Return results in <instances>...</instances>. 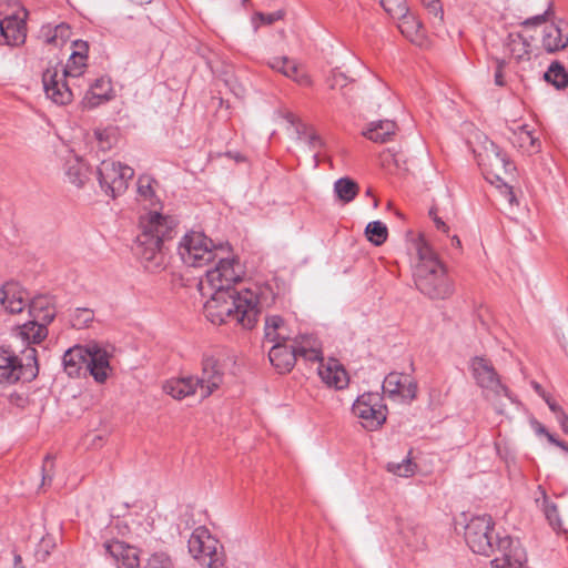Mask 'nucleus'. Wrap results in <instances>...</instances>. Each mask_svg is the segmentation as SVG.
<instances>
[{
    "mask_svg": "<svg viewBox=\"0 0 568 568\" xmlns=\"http://www.w3.org/2000/svg\"><path fill=\"white\" fill-rule=\"evenodd\" d=\"M201 295L207 297L203 308L211 323L221 325L233 322L245 329L255 326L260 307L267 306L274 301V294L268 286L258 288V292L246 288L241 292L212 291Z\"/></svg>",
    "mask_w": 568,
    "mask_h": 568,
    "instance_id": "f257e3e1",
    "label": "nucleus"
},
{
    "mask_svg": "<svg viewBox=\"0 0 568 568\" xmlns=\"http://www.w3.org/2000/svg\"><path fill=\"white\" fill-rule=\"evenodd\" d=\"M494 521L489 515L471 517L465 526V540L473 552L490 556L497 551L491 568H525L526 552L518 540L497 537L494 542Z\"/></svg>",
    "mask_w": 568,
    "mask_h": 568,
    "instance_id": "f03ea898",
    "label": "nucleus"
},
{
    "mask_svg": "<svg viewBox=\"0 0 568 568\" xmlns=\"http://www.w3.org/2000/svg\"><path fill=\"white\" fill-rule=\"evenodd\" d=\"M175 226L176 220L173 216L163 215L156 210L141 215L135 254L148 271L156 272L165 266L162 246L172 236Z\"/></svg>",
    "mask_w": 568,
    "mask_h": 568,
    "instance_id": "7ed1b4c3",
    "label": "nucleus"
},
{
    "mask_svg": "<svg viewBox=\"0 0 568 568\" xmlns=\"http://www.w3.org/2000/svg\"><path fill=\"white\" fill-rule=\"evenodd\" d=\"M414 247L418 256L413 271L417 290L433 300L448 298L454 292V286L436 252L423 235L416 239Z\"/></svg>",
    "mask_w": 568,
    "mask_h": 568,
    "instance_id": "20e7f679",
    "label": "nucleus"
},
{
    "mask_svg": "<svg viewBox=\"0 0 568 568\" xmlns=\"http://www.w3.org/2000/svg\"><path fill=\"white\" fill-rule=\"evenodd\" d=\"M227 361L231 362V358L225 354H206L202 359L201 376L170 379L163 385V390L175 399L190 395H197L204 399L223 384Z\"/></svg>",
    "mask_w": 568,
    "mask_h": 568,
    "instance_id": "39448f33",
    "label": "nucleus"
},
{
    "mask_svg": "<svg viewBox=\"0 0 568 568\" xmlns=\"http://www.w3.org/2000/svg\"><path fill=\"white\" fill-rule=\"evenodd\" d=\"M73 47L75 50L61 70L57 67L49 68L42 75L45 95L54 103L61 105L70 103L73 98V92L67 82V78H79L87 68L88 43L77 40L73 42Z\"/></svg>",
    "mask_w": 568,
    "mask_h": 568,
    "instance_id": "423d86ee",
    "label": "nucleus"
},
{
    "mask_svg": "<svg viewBox=\"0 0 568 568\" xmlns=\"http://www.w3.org/2000/svg\"><path fill=\"white\" fill-rule=\"evenodd\" d=\"M473 377L481 388L486 399L493 403L499 414L504 413L505 400L514 403L509 389L500 382L499 375L489 359L476 356L470 362Z\"/></svg>",
    "mask_w": 568,
    "mask_h": 568,
    "instance_id": "0eeeda50",
    "label": "nucleus"
},
{
    "mask_svg": "<svg viewBox=\"0 0 568 568\" xmlns=\"http://www.w3.org/2000/svg\"><path fill=\"white\" fill-rule=\"evenodd\" d=\"M178 253L182 262L190 267H203L214 262L221 254L227 253V246L215 245L202 232H189L180 241Z\"/></svg>",
    "mask_w": 568,
    "mask_h": 568,
    "instance_id": "6e6552de",
    "label": "nucleus"
},
{
    "mask_svg": "<svg viewBox=\"0 0 568 568\" xmlns=\"http://www.w3.org/2000/svg\"><path fill=\"white\" fill-rule=\"evenodd\" d=\"M19 358L13 351L0 346V384H13L19 381L30 382L39 373L37 351L28 347Z\"/></svg>",
    "mask_w": 568,
    "mask_h": 568,
    "instance_id": "1a4fd4ad",
    "label": "nucleus"
},
{
    "mask_svg": "<svg viewBox=\"0 0 568 568\" xmlns=\"http://www.w3.org/2000/svg\"><path fill=\"white\" fill-rule=\"evenodd\" d=\"M217 263L213 268L205 272L204 277L199 282L201 293H212V291H235L234 284L240 282L243 275V268L237 258L231 256L229 252L216 257Z\"/></svg>",
    "mask_w": 568,
    "mask_h": 568,
    "instance_id": "9d476101",
    "label": "nucleus"
},
{
    "mask_svg": "<svg viewBox=\"0 0 568 568\" xmlns=\"http://www.w3.org/2000/svg\"><path fill=\"white\" fill-rule=\"evenodd\" d=\"M189 554L201 566L221 568L224 565L223 547L204 526L196 527L187 540Z\"/></svg>",
    "mask_w": 568,
    "mask_h": 568,
    "instance_id": "9b49d317",
    "label": "nucleus"
},
{
    "mask_svg": "<svg viewBox=\"0 0 568 568\" xmlns=\"http://www.w3.org/2000/svg\"><path fill=\"white\" fill-rule=\"evenodd\" d=\"M353 414L367 430L378 429L387 418V407L378 393H364L357 397L352 407Z\"/></svg>",
    "mask_w": 568,
    "mask_h": 568,
    "instance_id": "f8f14e48",
    "label": "nucleus"
},
{
    "mask_svg": "<svg viewBox=\"0 0 568 568\" xmlns=\"http://www.w3.org/2000/svg\"><path fill=\"white\" fill-rule=\"evenodd\" d=\"M134 175L132 168L120 162L104 160L98 168V179L101 189L111 196L123 193L128 187V182Z\"/></svg>",
    "mask_w": 568,
    "mask_h": 568,
    "instance_id": "ddd939ff",
    "label": "nucleus"
},
{
    "mask_svg": "<svg viewBox=\"0 0 568 568\" xmlns=\"http://www.w3.org/2000/svg\"><path fill=\"white\" fill-rule=\"evenodd\" d=\"M28 11L23 8L0 19V45L19 47L27 39Z\"/></svg>",
    "mask_w": 568,
    "mask_h": 568,
    "instance_id": "4468645a",
    "label": "nucleus"
},
{
    "mask_svg": "<svg viewBox=\"0 0 568 568\" xmlns=\"http://www.w3.org/2000/svg\"><path fill=\"white\" fill-rule=\"evenodd\" d=\"M85 349L88 352L85 372H89L97 383H104L112 373L110 364L112 352L108 346L98 343H89Z\"/></svg>",
    "mask_w": 568,
    "mask_h": 568,
    "instance_id": "2eb2a0df",
    "label": "nucleus"
},
{
    "mask_svg": "<svg viewBox=\"0 0 568 568\" xmlns=\"http://www.w3.org/2000/svg\"><path fill=\"white\" fill-rule=\"evenodd\" d=\"M383 392L389 398L412 402L417 394V383L409 375L393 372L385 377Z\"/></svg>",
    "mask_w": 568,
    "mask_h": 568,
    "instance_id": "dca6fc26",
    "label": "nucleus"
},
{
    "mask_svg": "<svg viewBox=\"0 0 568 568\" xmlns=\"http://www.w3.org/2000/svg\"><path fill=\"white\" fill-rule=\"evenodd\" d=\"M105 552L118 568H138L140 566L139 550L120 540L104 544Z\"/></svg>",
    "mask_w": 568,
    "mask_h": 568,
    "instance_id": "f3484780",
    "label": "nucleus"
},
{
    "mask_svg": "<svg viewBox=\"0 0 568 568\" xmlns=\"http://www.w3.org/2000/svg\"><path fill=\"white\" fill-rule=\"evenodd\" d=\"M28 301V293L17 282H7L0 288V303L8 313H21L26 308Z\"/></svg>",
    "mask_w": 568,
    "mask_h": 568,
    "instance_id": "a211bd4d",
    "label": "nucleus"
},
{
    "mask_svg": "<svg viewBox=\"0 0 568 568\" xmlns=\"http://www.w3.org/2000/svg\"><path fill=\"white\" fill-rule=\"evenodd\" d=\"M542 45L547 52H555L568 45V21L560 20L545 27Z\"/></svg>",
    "mask_w": 568,
    "mask_h": 568,
    "instance_id": "6ab92c4d",
    "label": "nucleus"
},
{
    "mask_svg": "<svg viewBox=\"0 0 568 568\" xmlns=\"http://www.w3.org/2000/svg\"><path fill=\"white\" fill-rule=\"evenodd\" d=\"M64 174L69 183L82 187L89 180L90 171L82 158L69 151L64 160Z\"/></svg>",
    "mask_w": 568,
    "mask_h": 568,
    "instance_id": "aec40b11",
    "label": "nucleus"
},
{
    "mask_svg": "<svg viewBox=\"0 0 568 568\" xmlns=\"http://www.w3.org/2000/svg\"><path fill=\"white\" fill-rule=\"evenodd\" d=\"M317 372L321 379L329 387L342 389L348 384L347 373L336 359H329L327 363H323L322 359Z\"/></svg>",
    "mask_w": 568,
    "mask_h": 568,
    "instance_id": "412c9836",
    "label": "nucleus"
},
{
    "mask_svg": "<svg viewBox=\"0 0 568 568\" xmlns=\"http://www.w3.org/2000/svg\"><path fill=\"white\" fill-rule=\"evenodd\" d=\"M267 65L284 77L292 79L300 85H310L311 79L310 77L302 72L295 61L291 60L287 57H274L267 61Z\"/></svg>",
    "mask_w": 568,
    "mask_h": 568,
    "instance_id": "4be33fe9",
    "label": "nucleus"
},
{
    "mask_svg": "<svg viewBox=\"0 0 568 568\" xmlns=\"http://www.w3.org/2000/svg\"><path fill=\"white\" fill-rule=\"evenodd\" d=\"M268 358L272 365L280 373L290 372L297 359L296 353L291 344H273L268 352Z\"/></svg>",
    "mask_w": 568,
    "mask_h": 568,
    "instance_id": "5701e85b",
    "label": "nucleus"
},
{
    "mask_svg": "<svg viewBox=\"0 0 568 568\" xmlns=\"http://www.w3.org/2000/svg\"><path fill=\"white\" fill-rule=\"evenodd\" d=\"M296 357H302L310 362H321L323 359L321 343L313 335H301L292 342Z\"/></svg>",
    "mask_w": 568,
    "mask_h": 568,
    "instance_id": "b1692460",
    "label": "nucleus"
},
{
    "mask_svg": "<svg viewBox=\"0 0 568 568\" xmlns=\"http://www.w3.org/2000/svg\"><path fill=\"white\" fill-rule=\"evenodd\" d=\"M29 314L32 320L49 324L55 316L53 298L50 295H37L28 301Z\"/></svg>",
    "mask_w": 568,
    "mask_h": 568,
    "instance_id": "393cba45",
    "label": "nucleus"
},
{
    "mask_svg": "<svg viewBox=\"0 0 568 568\" xmlns=\"http://www.w3.org/2000/svg\"><path fill=\"white\" fill-rule=\"evenodd\" d=\"M397 131V124L390 120L373 121L363 135L375 143H386L392 140Z\"/></svg>",
    "mask_w": 568,
    "mask_h": 568,
    "instance_id": "a878e982",
    "label": "nucleus"
},
{
    "mask_svg": "<svg viewBox=\"0 0 568 568\" xmlns=\"http://www.w3.org/2000/svg\"><path fill=\"white\" fill-rule=\"evenodd\" d=\"M87 353L85 346H74L64 353L62 364L70 377H78L82 371L85 372Z\"/></svg>",
    "mask_w": 568,
    "mask_h": 568,
    "instance_id": "bb28decb",
    "label": "nucleus"
},
{
    "mask_svg": "<svg viewBox=\"0 0 568 568\" xmlns=\"http://www.w3.org/2000/svg\"><path fill=\"white\" fill-rule=\"evenodd\" d=\"M504 47L509 55L518 62L530 59V43L520 33H508Z\"/></svg>",
    "mask_w": 568,
    "mask_h": 568,
    "instance_id": "cd10ccee",
    "label": "nucleus"
},
{
    "mask_svg": "<svg viewBox=\"0 0 568 568\" xmlns=\"http://www.w3.org/2000/svg\"><path fill=\"white\" fill-rule=\"evenodd\" d=\"M397 21V27L405 38L413 43L422 44L424 38L423 28L420 21L415 17V14L408 12L398 18Z\"/></svg>",
    "mask_w": 568,
    "mask_h": 568,
    "instance_id": "c85d7f7f",
    "label": "nucleus"
},
{
    "mask_svg": "<svg viewBox=\"0 0 568 568\" xmlns=\"http://www.w3.org/2000/svg\"><path fill=\"white\" fill-rule=\"evenodd\" d=\"M45 323H41L31 320L23 325L19 326L18 335L28 344H38L42 342L48 335V328Z\"/></svg>",
    "mask_w": 568,
    "mask_h": 568,
    "instance_id": "c756f323",
    "label": "nucleus"
},
{
    "mask_svg": "<svg viewBox=\"0 0 568 568\" xmlns=\"http://www.w3.org/2000/svg\"><path fill=\"white\" fill-rule=\"evenodd\" d=\"M538 493L540 496L536 497V504L542 508V511L549 525L555 530L562 529V524L559 517L557 505L548 499L546 490L541 486L538 487Z\"/></svg>",
    "mask_w": 568,
    "mask_h": 568,
    "instance_id": "7c9ffc66",
    "label": "nucleus"
},
{
    "mask_svg": "<svg viewBox=\"0 0 568 568\" xmlns=\"http://www.w3.org/2000/svg\"><path fill=\"white\" fill-rule=\"evenodd\" d=\"M514 138L513 142L517 143L518 146L525 151L535 152L539 148L537 139L526 124L518 125L517 129L514 130Z\"/></svg>",
    "mask_w": 568,
    "mask_h": 568,
    "instance_id": "2f4dec72",
    "label": "nucleus"
},
{
    "mask_svg": "<svg viewBox=\"0 0 568 568\" xmlns=\"http://www.w3.org/2000/svg\"><path fill=\"white\" fill-rule=\"evenodd\" d=\"M334 192L339 201L348 203L357 195L358 185L349 178H341L334 183Z\"/></svg>",
    "mask_w": 568,
    "mask_h": 568,
    "instance_id": "473e14b6",
    "label": "nucleus"
},
{
    "mask_svg": "<svg viewBox=\"0 0 568 568\" xmlns=\"http://www.w3.org/2000/svg\"><path fill=\"white\" fill-rule=\"evenodd\" d=\"M44 41L49 44L60 45L70 37V27L65 23L57 24L54 28L47 26L41 29Z\"/></svg>",
    "mask_w": 568,
    "mask_h": 568,
    "instance_id": "72a5a7b5",
    "label": "nucleus"
},
{
    "mask_svg": "<svg viewBox=\"0 0 568 568\" xmlns=\"http://www.w3.org/2000/svg\"><path fill=\"white\" fill-rule=\"evenodd\" d=\"M154 180L149 175H142L138 180V196L141 202L149 203L155 207L158 201L153 190Z\"/></svg>",
    "mask_w": 568,
    "mask_h": 568,
    "instance_id": "f704fd0d",
    "label": "nucleus"
},
{
    "mask_svg": "<svg viewBox=\"0 0 568 568\" xmlns=\"http://www.w3.org/2000/svg\"><path fill=\"white\" fill-rule=\"evenodd\" d=\"M367 240L375 246H379L386 242L388 230L387 226L381 221L369 222L365 229Z\"/></svg>",
    "mask_w": 568,
    "mask_h": 568,
    "instance_id": "c9c22d12",
    "label": "nucleus"
},
{
    "mask_svg": "<svg viewBox=\"0 0 568 568\" xmlns=\"http://www.w3.org/2000/svg\"><path fill=\"white\" fill-rule=\"evenodd\" d=\"M547 82L554 84L557 89H564L568 85V75L559 63H552L545 73Z\"/></svg>",
    "mask_w": 568,
    "mask_h": 568,
    "instance_id": "e433bc0d",
    "label": "nucleus"
},
{
    "mask_svg": "<svg viewBox=\"0 0 568 568\" xmlns=\"http://www.w3.org/2000/svg\"><path fill=\"white\" fill-rule=\"evenodd\" d=\"M381 6L395 20L409 12L406 0H381Z\"/></svg>",
    "mask_w": 568,
    "mask_h": 568,
    "instance_id": "4c0bfd02",
    "label": "nucleus"
},
{
    "mask_svg": "<svg viewBox=\"0 0 568 568\" xmlns=\"http://www.w3.org/2000/svg\"><path fill=\"white\" fill-rule=\"evenodd\" d=\"M490 149H487L494 156L491 165L495 168H503L505 172H511L515 170V165L508 160L506 153L494 142L489 143Z\"/></svg>",
    "mask_w": 568,
    "mask_h": 568,
    "instance_id": "58836bf2",
    "label": "nucleus"
},
{
    "mask_svg": "<svg viewBox=\"0 0 568 568\" xmlns=\"http://www.w3.org/2000/svg\"><path fill=\"white\" fill-rule=\"evenodd\" d=\"M143 568H175V565L169 554L156 551L146 559Z\"/></svg>",
    "mask_w": 568,
    "mask_h": 568,
    "instance_id": "ea45409f",
    "label": "nucleus"
},
{
    "mask_svg": "<svg viewBox=\"0 0 568 568\" xmlns=\"http://www.w3.org/2000/svg\"><path fill=\"white\" fill-rule=\"evenodd\" d=\"M389 473H393L399 477H409L415 473V464L410 458H405L399 463L389 462L386 466Z\"/></svg>",
    "mask_w": 568,
    "mask_h": 568,
    "instance_id": "a19ab883",
    "label": "nucleus"
},
{
    "mask_svg": "<svg viewBox=\"0 0 568 568\" xmlns=\"http://www.w3.org/2000/svg\"><path fill=\"white\" fill-rule=\"evenodd\" d=\"M297 139L305 143L311 151H317L323 146L321 136L313 130L303 129L301 131L297 129Z\"/></svg>",
    "mask_w": 568,
    "mask_h": 568,
    "instance_id": "79ce46f5",
    "label": "nucleus"
},
{
    "mask_svg": "<svg viewBox=\"0 0 568 568\" xmlns=\"http://www.w3.org/2000/svg\"><path fill=\"white\" fill-rule=\"evenodd\" d=\"M94 318V314L89 308H77L71 316V324L75 328L87 327Z\"/></svg>",
    "mask_w": 568,
    "mask_h": 568,
    "instance_id": "37998d69",
    "label": "nucleus"
},
{
    "mask_svg": "<svg viewBox=\"0 0 568 568\" xmlns=\"http://www.w3.org/2000/svg\"><path fill=\"white\" fill-rule=\"evenodd\" d=\"M108 91H110V83L105 79H98L90 89L92 98L98 99L95 103L110 100L111 95Z\"/></svg>",
    "mask_w": 568,
    "mask_h": 568,
    "instance_id": "c03bdc74",
    "label": "nucleus"
},
{
    "mask_svg": "<svg viewBox=\"0 0 568 568\" xmlns=\"http://www.w3.org/2000/svg\"><path fill=\"white\" fill-rule=\"evenodd\" d=\"M546 403L549 409L554 413L555 418L559 423L561 430L565 434H568V416L562 409V407L549 398L546 399Z\"/></svg>",
    "mask_w": 568,
    "mask_h": 568,
    "instance_id": "a18cd8bd",
    "label": "nucleus"
},
{
    "mask_svg": "<svg viewBox=\"0 0 568 568\" xmlns=\"http://www.w3.org/2000/svg\"><path fill=\"white\" fill-rule=\"evenodd\" d=\"M328 82H329L331 89L343 90L344 88H346L348 85L351 80L348 79V77L346 74H344L339 70L335 69L332 71L331 77L328 78Z\"/></svg>",
    "mask_w": 568,
    "mask_h": 568,
    "instance_id": "49530a36",
    "label": "nucleus"
},
{
    "mask_svg": "<svg viewBox=\"0 0 568 568\" xmlns=\"http://www.w3.org/2000/svg\"><path fill=\"white\" fill-rule=\"evenodd\" d=\"M423 6L428 10L430 14L434 17H438L442 19L443 9L438 0H422Z\"/></svg>",
    "mask_w": 568,
    "mask_h": 568,
    "instance_id": "de8ad7c7",
    "label": "nucleus"
},
{
    "mask_svg": "<svg viewBox=\"0 0 568 568\" xmlns=\"http://www.w3.org/2000/svg\"><path fill=\"white\" fill-rule=\"evenodd\" d=\"M495 62H496L495 83L499 87H504L505 80H504L503 71H504V68L506 67V61L504 59L496 58Z\"/></svg>",
    "mask_w": 568,
    "mask_h": 568,
    "instance_id": "09e8293b",
    "label": "nucleus"
},
{
    "mask_svg": "<svg viewBox=\"0 0 568 568\" xmlns=\"http://www.w3.org/2000/svg\"><path fill=\"white\" fill-rule=\"evenodd\" d=\"M498 189L500 195H503L510 205L517 204L516 196L510 185L503 183L501 185H498Z\"/></svg>",
    "mask_w": 568,
    "mask_h": 568,
    "instance_id": "8fccbe9b",
    "label": "nucleus"
},
{
    "mask_svg": "<svg viewBox=\"0 0 568 568\" xmlns=\"http://www.w3.org/2000/svg\"><path fill=\"white\" fill-rule=\"evenodd\" d=\"M52 466H53V460L48 455L45 457L43 466H42V485H45L47 483H51V480H52V475H51Z\"/></svg>",
    "mask_w": 568,
    "mask_h": 568,
    "instance_id": "3c124183",
    "label": "nucleus"
},
{
    "mask_svg": "<svg viewBox=\"0 0 568 568\" xmlns=\"http://www.w3.org/2000/svg\"><path fill=\"white\" fill-rule=\"evenodd\" d=\"M265 325L268 327H273L274 329L277 331L286 329V324L284 320L278 315L267 316L265 318Z\"/></svg>",
    "mask_w": 568,
    "mask_h": 568,
    "instance_id": "603ef678",
    "label": "nucleus"
},
{
    "mask_svg": "<svg viewBox=\"0 0 568 568\" xmlns=\"http://www.w3.org/2000/svg\"><path fill=\"white\" fill-rule=\"evenodd\" d=\"M429 215L432 216V219L436 225V229L438 231H440L442 233L448 234L449 226L439 216H437L435 209H432L429 211Z\"/></svg>",
    "mask_w": 568,
    "mask_h": 568,
    "instance_id": "864d4df0",
    "label": "nucleus"
},
{
    "mask_svg": "<svg viewBox=\"0 0 568 568\" xmlns=\"http://www.w3.org/2000/svg\"><path fill=\"white\" fill-rule=\"evenodd\" d=\"M256 18H258L264 24H272L276 20L282 18L281 12H273V13H257Z\"/></svg>",
    "mask_w": 568,
    "mask_h": 568,
    "instance_id": "5fc2aeb1",
    "label": "nucleus"
},
{
    "mask_svg": "<svg viewBox=\"0 0 568 568\" xmlns=\"http://www.w3.org/2000/svg\"><path fill=\"white\" fill-rule=\"evenodd\" d=\"M264 331H265V338H266V341H268L271 343H274L275 341L278 339V337H281L278 335V331L274 329L273 327H268V326L265 325Z\"/></svg>",
    "mask_w": 568,
    "mask_h": 568,
    "instance_id": "6e6d98bb",
    "label": "nucleus"
},
{
    "mask_svg": "<svg viewBox=\"0 0 568 568\" xmlns=\"http://www.w3.org/2000/svg\"><path fill=\"white\" fill-rule=\"evenodd\" d=\"M546 20V13L544 14H537L532 18H529L523 22L524 26H538L544 23Z\"/></svg>",
    "mask_w": 568,
    "mask_h": 568,
    "instance_id": "4d7b16f0",
    "label": "nucleus"
},
{
    "mask_svg": "<svg viewBox=\"0 0 568 568\" xmlns=\"http://www.w3.org/2000/svg\"><path fill=\"white\" fill-rule=\"evenodd\" d=\"M278 337L277 341L274 342V344H287L288 341L292 339L291 334L288 332V328L278 331Z\"/></svg>",
    "mask_w": 568,
    "mask_h": 568,
    "instance_id": "13d9d810",
    "label": "nucleus"
},
{
    "mask_svg": "<svg viewBox=\"0 0 568 568\" xmlns=\"http://www.w3.org/2000/svg\"><path fill=\"white\" fill-rule=\"evenodd\" d=\"M534 425H535V430H536L537 434L546 435V433L548 432L546 429V427L542 424L538 423V422H535Z\"/></svg>",
    "mask_w": 568,
    "mask_h": 568,
    "instance_id": "bf43d9fd",
    "label": "nucleus"
},
{
    "mask_svg": "<svg viewBox=\"0 0 568 568\" xmlns=\"http://www.w3.org/2000/svg\"><path fill=\"white\" fill-rule=\"evenodd\" d=\"M13 568H23L21 556L18 554L14 555Z\"/></svg>",
    "mask_w": 568,
    "mask_h": 568,
    "instance_id": "052dcab7",
    "label": "nucleus"
},
{
    "mask_svg": "<svg viewBox=\"0 0 568 568\" xmlns=\"http://www.w3.org/2000/svg\"><path fill=\"white\" fill-rule=\"evenodd\" d=\"M547 437V439L557 446V443H559L560 440H558L552 434H550L549 432L546 433L545 435Z\"/></svg>",
    "mask_w": 568,
    "mask_h": 568,
    "instance_id": "680f3d73",
    "label": "nucleus"
},
{
    "mask_svg": "<svg viewBox=\"0 0 568 568\" xmlns=\"http://www.w3.org/2000/svg\"><path fill=\"white\" fill-rule=\"evenodd\" d=\"M227 156L234 159L236 162H241L244 160L243 156L240 155L239 153L227 152Z\"/></svg>",
    "mask_w": 568,
    "mask_h": 568,
    "instance_id": "e2e57ef3",
    "label": "nucleus"
},
{
    "mask_svg": "<svg viewBox=\"0 0 568 568\" xmlns=\"http://www.w3.org/2000/svg\"><path fill=\"white\" fill-rule=\"evenodd\" d=\"M452 245H453V246H455V247H457V248H460L462 243H460V240L458 239V236H457V235H454V236L452 237Z\"/></svg>",
    "mask_w": 568,
    "mask_h": 568,
    "instance_id": "0e129e2a",
    "label": "nucleus"
},
{
    "mask_svg": "<svg viewBox=\"0 0 568 568\" xmlns=\"http://www.w3.org/2000/svg\"><path fill=\"white\" fill-rule=\"evenodd\" d=\"M130 1H131V2H133V3H136V4L142 6V4H149V3H151L153 0H130Z\"/></svg>",
    "mask_w": 568,
    "mask_h": 568,
    "instance_id": "69168bd1",
    "label": "nucleus"
},
{
    "mask_svg": "<svg viewBox=\"0 0 568 568\" xmlns=\"http://www.w3.org/2000/svg\"><path fill=\"white\" fill-rule=\"evenodd\" d=\"M557 446L568 453V443L560 440Z\"/></svg>",
    "mask_w": 568,
    "mask_h": 568,
    "instance_id": "338daca9",
    "label": "nucleus"
},
{
    "mask_svg": "<svg viewBox=\"0 0 568 568\" xmlns=\"http://www.w3.org/2000/svg\"><path fill=\"white\" fill-rule=\"evenodd\" d=\"M313 158H314V166H317V165H318V154H317V153H315V154L313 155Z\"/></svg>",
    "mask_w": 568,
    "mask_h": 568,
    "instance_id": "774afa93",
    "label": "nucleus"
}]
</instances>
